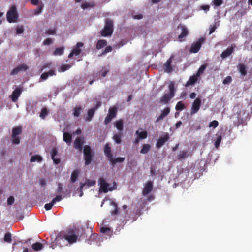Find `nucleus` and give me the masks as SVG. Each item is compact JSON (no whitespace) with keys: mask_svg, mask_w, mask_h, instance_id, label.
Instances as JSON below:
<instances>
[{"mask_svg":"<svg viewBox=\"0 0 252 252\" xmlns=\"http://www.w3.org/2000/svg\"><path fill=\"white\" fill-rule=\"evenodd\" d=\"M219 125V123L216 120H213L209 123V126L210 127H213L214 128L217 127Z\"/></svg>","mask_w":252,"mask_h":252,"instance_id":"50","label":"nucleus"},{"mask_svg":"<svg viewBox=\"0 0 252 252\" xmlns=\"http://www.w3.org/2000/svg\"><path fill=\"white\" fill-rule=\"evenodd\" d=\"M22 90L20 88H16L13 92H12L10 97L13 102H15L17 101L18 97L20 96L21 94L22 93Z\"/></svg>","mask_w":252,"mask_h":252,"instance_id":"17","label":"nucleus"},{"mask_svg":"<svg viewBox=\"0 0 252 252\" xmlns=\"http://www.w3.org/2000/svg\"><path fill=\"white\" fill-rule=\"evenodd\" d=\"M72 136L71 134L67 132H65L63 133V140L66 143L70 144L72 141Z\"/></svg>","mask_w":252,"mask_h":252,"instance_id":"24","label":"nucleus"},{"mask_svg":"<svg viewBox=\"0 0 252 252\" xmlns=\"http://www.w3.org/2000/svg\"><path fill=\"white\" fill-rule=\"evenodd\" d=\"M238 69L242 76H245L247 75V71L246 67L244 63L239 64L238 65Z\"/></svg>","mask_w":252,"mask_h":252,"instance_id":"22","label":"nucleus"},{"mask_svg":"<svg viewBox=\"0 0 252 252\" xmlns=\"http://www.w3.org/2000/svg\"><path fill=\"white\" fill-rule=\"evenodd\" d=\"M22 129L21 126L15 127L12 129L11 137H14L22 133Z\"/></svg>","mask_w":252,"mask_h":252,"instance_id":"25","label":"nucleus"},{"mask_svg":"<svg viewBox=\"0 0 252 252\" xmlns=\"http://www.w3.org/2000/svg\"><path fill=\"white\" fill-rule=\"evenodd\" d=\"M81 111L82 108L80 106L74 108L73 110L74 116L76 117H78L80 115Z\"/></svg>","mask_w":252,"mask_h":252,"instance_id":"40","label":"nucleus"},{"mask_svg":"<svg viewBox=\"0 0 252 252\" xmlns=\"http://www.w3.org/2000/svg\"><path fill=\"white\" fill-rule=\"evenodd\" d=\"M123 132H119L118 133H115L113 136V139L117 144H120L121 143V138L123 137Z\"/></svg>","mask_w":252,"mask_h":252,"instance_id":"26","label":"nucleus"},{"mask_svg":"<svg viewBox=\"0 0 252 252\" xmlns=\"http://www.w3.org/2000/svg\"><path fill=\"white\" fill-rule=\"evenodd\" d=\"M201 104V100L200 98H197L193 102L191 108V114L193 115L196 113L199 110Z\"/></svg>","mask_w":252,"mask_h":252,"instance_id":"11","label":"nucleus"},{"mask_svg":"<svg viewBox=\"0 0 252 252\" xmlns=\"http://www.w3.org/2000/svg\"><path fill=\"white\" fill-rule=\"evenodd\" d=\"M44 5L41 3L39 4L38 6L33 10V13L34 15H38L41 13L43 9Z\"/></svg>","mask_w":252,"mask_h":252,"instance_id":"39","label":"nucleus"},{"mask_svg":"<svg viewBox=\"0 0 252 252\" xmlns=\"http://www.w3.org/2000/svg\"><path fill=\"white\" fill-rule=\"evenodd\" d=\"M204 41L205 38L201 37L196 42L192 43L190 49V51L193 53H197Z\"/></svg>","mask_w":252,"mask_h":252,"instance_id":"8","label":"nucleus"},{"mask_svg":"<svg viewBox=\"0 0 252 252\" xmlns=\"http://www.w3.org/2000/svg\"><path fill=\"white\" fill-rule=\"evenodd\" d=\"M124 121L123 119H121L116 121L114 123V125L115 127L117 129V130L119 132H122L124 129Z\"/></svg>","mask_w":252,"mask_h":252,"instance_id":"20","label":"nucleus"},{"mask_svg":"<svg viewBox=\"0 0 252 252\" xmlns=\"http://www.w3.org/2000/svg\"><path fill=\"white\" fill-rule=\"evenodd\" d=\"M84 44L82 42H78L76 45V47L72 49L71 52L68 55L69 58H71L74 55L78 56L81 52L80 48L83 46Z\"/></svg>","mask_w":252,"mask_h":252,"instance_id":"9","label":"nucleus"},{"mask_svg":"<svg viewBox=\"0 0 252 252\" xmlns=\"http://www.w3.org/2000/svg\"><path fill=\"white\" fill-rule=\"evenodd\" d=\"M52 43L53 41L51 38H47L44 41L43 44L45 45H49Z\"/></svg>","mask_w":252,"mask_h":252,"instance_id":"62","label":"nucleus"},{"mask_svg":"<svg viewBox=\"0 0 252 252\" xmlns=\"http://www.w3.org/2000/svg\"><path fill=\"white\" fill-rule=\"evenodd\" d=\"M19 15L16 6H11L7 12L6 18L7 21L10 23H15L17 21Z\"/></svg>","mask_w":252,"mask_h":252,"instance_id":"5","label":"nucleus"},{"mask_svg":"<svg viewBox=\"0 0 252 252\" xmlns=\"http://www.w3.org/2000/svg\"><path fill=\"white\" fill-rule=\"evenodd\" d=\"M217 23H215L213 25H211L209 27V34H212L213 33L216 29H217Z\"/></svg>","mask_w":252,"mask_h":252,"instance_id":"51","label":"nucleus"},{"mask_svg":"<svg viewBox=\"0 0 252 252\" xmlns=\"http://www.w3.org/2000/svg\"><path fill=\"white\" fill-rule=\"evenodd\" d=\"M28 69V66L25 64H21L19 66H17L16 68L13 69L11 73V75H15L17 74L20 71H25Z\"/></svg>","mask_w":252,"mask_h":252,"instance_id":"16","label":"nucleus"},{"mask_svg":"<svg viewBox=\"0 0 252 252\" xmlns=\"http://www.w3.org/2000/svg\"><path fill=\"white\" fill-rule=\"evenodd\" d=\"M206 68H207L206 64H204L202 65L199 67L197 73H196L197 76L200 77V76L203 73L204 71L206 69Z\"/></svg>","mask_w":252,"mask_h":252,"instance_id":"41","label":"nucleus"},{"mask_svg":"<svg viewBox=\"0 0 252 252\" xmlns=\"http://www.w3.org/2000/svg\"><path fill=\"white\" fill-rule=\"evenodd\" d=\"M135 134L138 135L139 138L141 139H144L147 137V132L146 131L139 132V130H137Z\"/></svg>","mask_w":252,"mask_h":252,"instance_id":"35","label":"nucleus"},{"mask_svg":"<svg viewBox=\"0 0 252 252\" xmlns=\"http://www.w3.org/2000/svg\"><path fill=\"white\" fill-rule=\"evenodd\" d=\"M85 230L82 228L70 229L65 232L61 233L56 238V242L60 244L63 239L66 240L69 244L75 243L78 237H86Z\"/></svg>","mask_w":252,"mask_h":252,"instance_id":"1","label":"nucleus"},{"mask_svg":"<svg viewBox=\"0 0 252 252\" xmlns=\"http://www.w3.org/2000/svg\"><path fill=\"white\" fill-rule=\"evenodd\" d=\"M104 152L108 159H112L113 154L111 153V149L109 144L107 143L104 147Z\"/></svg>","mask_w":252,"mask_h":252,"instance_id":"21","label":"nucleus"},{"mask_svg":"<svg viewBox=\"0 0 252 252\" xmlns=\"http://www.w3.org/2000/svg\"><path fill=\"white\" fill-rule=\"evenodd\" d=\"M71 67L70 64H62L59 69V72H64Z\"/></svg>","mask_w":252,"mask_h":252,"instance_id":"42","label":"nucleus"},{"mask_svg":"<svg viewBox=\"0 0 252 252\" xmlns=\"http://www.w3.org/2000/svg\"><path fill=\"white\" fill-rule=\"evenodd\" d=\"M54 204L52 202L49 203H47L45 205L44 208L46 210H50L52 209Z\"/></svg>","mask_w":252,"mask_h":252,"instance_id":"57","label":"nucleus"},{"mask_svg":"<svg viewBox=\"0 0 252 252\" xmlns=\"http://www.w3.org/2000/svg\"><path fill=\"white\" fill-rule=\"evenodd\" d=\"M51 158L54 162L56 164H58L60 162V159L59 158H55V156L58 154V151L56 148H53L51 150Z\"/></svg>","mask_w":252,"mask_h":252,"instance_id":"23","label":"nucleus"},{"mask_svg":"<svg viewBox=\"0 0 252 252\" xmlns=\"http://www.w3.org/2000/svg\"><path fill=\"white\" fill-rule=\"evenodd\" d=\"M232 77L230 76H227L223 81L224 84H228L232 81Z\"/></svg>","mask_w":252,"mask_h":252,"instance_id":"52","label":"nucleus"},{"mask_svg":"<svg viewBox=\"0 0 252 252\" xmlns=\"http://www.w3.org/2000/svg\"><path fill=\"white\" fill-rule=\"evenodd\" d=\"M213 2L216 6H220L222 3V0H214Z\"/></svg>","mask_w":252,"mask_h":252,"instance_id":"61","label":"nucleus"},{"mask_svg":"<svg viewBox=\"0 0 252 252\" xmlns=\"http://www.w3.org/2000/svg\"><path fill=\"white\" fill-rule=\"evenodd\" d=\"M64 52V48L63 47H61L56 48L53 52V55L54 56H60L63 54Z\"/></svg>","mask_w":252,"mask_h":252,"instance_id":"36","label":"nucleus"},{"mask_svg":"<svg viewBox=\"0 0 252 252\" xmlns=\"http://www.w3.org/2000/svg\"><path fill=\"white\" fill-rule=\"evenodd\" d=\"M98 185L99 186L100 191L103 193L111 191L116 189V184L115 183H114L113 186H110V184L108 183L106 180L102 178H99L98 179Z\"/></svg>","mask_w":252,"mask_h":252,"instance_id":"4","label":"nucleus"},{"mask_svg":"<svg viewBox=\"0 0 252 252\" xmlns=\"http://www.w3.org/2000/svg\"><path fill=\"white\" fill-rule=\"evenodd\" d=\"M132 17L135 19H141L143 18V15L142 14L133 15Z\"/></svg>","mask_w":252,"mask_h":252,"instance_id":"64","label":"nucleus"},{"mask_svg":"<svg viewBox=\"0 0 252 252\" xmlns=\"http://www.w3.org/2000/svg\"><path fill=\"white\" fill-rule=\"evenodd\" d=\"M100 231L102 233L110 234L111 233V229L105 227H101L100 228Z\"/></svg>","mask_w":252,"mask_h":252,"instance_id":"47","label":"nucleus"},{"mask_svg":"<svg viewBox=\"0 0 252 252\" xmlns=\"http://www.w3.org/2000/svg\"><path fill=\"white\" fill-rule=\"evenodd\" d=\"M20 137L15 136L12 137V142L14 144H19L20 143Z\"/></svg>","mask_w":252,"mask_h":252,"instance_id":"54","label":"nucleus"},{"mask_svg":"<svg viewBox=\"0 0 252 252\" xmlns=\"http://www.w3.org/2000/svg\"><path fill=\"white\" fill-rule=\"evenodd\" d=\"M151 148L150 145L148 144H144L142 145V148L140 150L141 154H147Z\"/></svg>","mask_w":252,"mask_h":252,"instance_id":"32","label":"nucleus"},{"mask_svg":"<svg viewBox=\"0 0 252 252\" xmlns=\"http://www.w3.org/2000/svg\"><path fill=\"white\" fill-rule=\"evenodd\" d=\"M112 51V48L111 46H108L106 47L104 50L101 53L100 56H102Z\"/></svg>","mask_w":252,"mask_h":252,"instance_id":"48","label":"nucleus"},{"mask_svg":"<svg viewBox=\"0 0 252 252\" xmlns=\"http://www.w3.org/2000/svg\"><path fill=\"white\" fill-rule=\"evenodd\" d=\"M235 47L236 46L234 44H231L230 47L227 48L225 50L221 53V57L222 59H225L230 56L233 52Z\"/></svg>","mask_w":252,"mask_h":252,"instance_id":"14","label":"nucleus"},{"mask_svg":"<svg viewBox=\"0 0 252 252\" xmlns=\"http://www.w3.org/2000/svg\"><path fill=\"white\" fill-rule=\"evenodd\" d=\"M43 158L41 156L38 155H35L32 157L30 159L31 162L37 161L40 162L42 161Z\"/></svg>","mask_w":252,"mask_h":252,"instance_id":"33","label":"nucleus"},{"mask_svg":"<svg viewBox=\"0 0 252 252\" xmlns=\"http://www.w3.org/2000/svg\"><path fill=\"white\" fill-rule=\"evenodd\" d=\"M84 139L82 137H77L74 142V148L77 150L79 152H82L83 149V145L84 143Z\"/></svg>","mask_w":252,"mask_h":252,"instance_id":"10","label":"nucleus"},{"mask_svg":"<svg viewBox=\"0 0 252 252\" xmlns=\"http://www.w3.org/2000/svg\"><path fill=\"white\" fill-rule=\"evenodd\" d=\"M79 172V171L77 170H74L72 172L71 175V181L72 182L74 183L76 181L78 177Z\"/></svg>","mask_w":252,"mask_h":252,"instance_id":"38","label":"nucleus"},{"mask_svg":"<svg viewBox=\"0 0 252 252\" xmlns=\"http://www.w3.org/2000/svg\"><path fill=\"white\" fill-rule=\"evenodd\" d=\"M95 6V4L94 2H91V3H87L85 2L81 5V8L83 9L88 8H91Z\"/></svg>","mask_w":252,"mask_h":252,"instance_id":"43","label":"nucleus"},{"mask_svg":"<svg viewBox=\"0 0 252 252\" xmlns=\"http://www.w3.org/2000/svg\"><path fill=\"white\" fill-rule=\"evenodd\" d=\"M95 109L92 108L89 109L88 111V118L86 119L87 121H90L95 113Z\"/></svg>","mask_w":252,"mask_h":252,"instance_id":"37","label":"nucleus"},{"mask_svg":"<svg viewBox=\"0 0 252 252\" xmlns=\"http://www.w3.org/2000/svg\"><path fill=\"white\" fill-rule=\"evenodd\" d=\"M83 154L85 165L86 166L90 164L93 160V153L90 146L85 145L84 146Z\"/></svg>","mask_w":252,"mask_h":252,"instance_id":"6","label":"nucleus"},{"mask_svg":"<svg viewBox=\"0 0 252 252\" xmlns=\"http://www.w3.org/2000/svg\"><path fill=\"white\" fill-rule=\"evenodd\" d=\"M117 108L116 107H113L109 108L108 114L106 116L104 120V124L108 125L109 124L112 120L117 115Z\"/></svg>","mask_w":252,"mask_h":252,"instance_id":"7","label":"nucleus"},{"mask_svg":"<svg viewBox=\"0 0 252 252\" xmlns=\"http://www.w3.org/2000/svg\"><path fill=\"white\" fill-rule=\"evenodd\" d=\"M95 184H96V182L95 181L88 179L86 181V182L85 184H82L81 185V186H80L81 189H83V187L85 185H86L88 187H91V186H93L95 185Z\"/></svg>","mask_w":252,"mask_h":252,"instance_id":"34","label":"nucleus"},{"mask_svg":"<svg viewBox=\"0 0 252 252\" xmlns=\"http://www.w3.org/2000/svg\"><path fill=\"white\" fill-rule=\"evenodd\" d=\"M40 77L42 80H46L48 77V73L47 72H44L41 74Z\"/></svg>","mask_w":252,"mask_h":252,"instance_id":"63","label":"nucleus"},{"mask_svg":"<svg viewBox=\"0 0 252 252\" xmlns=\"http://www.w3.org/2000/svg\"><path fill=\"white\" fill-rule=\"evenodd\" d=\"M11 234L9 232L6 233L4 237V241L8 242V243H11L12 241L11 239Z\"/></svg>","mask_w":252,"mask_h":252,"instance_id":"46","label":"nucleus"},{"mask_svg":"<svg viewBox=\"0 0 252 252\" xmlns=\"http://www.w3.org/2000/svg\"><path fill=\"white\" fill-rule=\"evenodd\" d=\"M170 112V108L169 107L165 108L162 110L160 115L157 118L156 122H158L163 120L166 116H167Z\"/></svg>","mask_w":252,"mask_h":252,"instance_id":"18","label":"nucleus"},{"mask_svg":"<svg viewBox=\"0 0 252 252\" xmlns=\"http://www.w3.org/2000/svg\"><path fill=\"white\" fill-rule=\"evenodd\" d=\"M45 34L48 35H54L56 34V29H49L46 31Z\"/></svg>","mask_w":252,"mask_h":252,"instance_id":"58","label":"nucleus"},{"mask_svg":"<svg viewBox=\"0 0 252 252\" xmlns=\"http://www.w3.org/2000/svg\"><path fill=\"white\" fill-rule=\"evenodd\" d=\"M105 26L100 31L101 35L104 37L111 36L113 32V22L111 19H106Z\"/></svg>","mask_w":252,"mask_h":252,"instance_id":"3","label":"nucleus"},{"mask_svg":"<svg viewBox=\"0 0 252 252\" xmlns=\"http://www.w3.org/2000/svg\"><path fill=\"white\" fill-rule=\"evenodd\" d=\"M24 32V28L22 25L18 26L16 28V32L17 34H21Z\"/></svg>","mask_w":252,"mask_h":252,"instance_id":"53","label":"nucleus"},{"mask_svg":"<svg viewBox=\"0 0 252 252\" xmlns=\"http://www.w3.org/2000/svg\"><path fill=\"white\" fill-rule=\"evenodd\" d=\"M221 139H222V137H221V135H219V136H217V139L215 142V146L216 148H217L218 147H219V146L220 144Z\"/></svg>","mask_w":252,"mask_h":252,"instance_id":"49","label":"nucleus"},{"mask_svg":"<svg viewBox=\"0 0 252 252\" xmlns=\"http://www.w3.org/2000/svg\"><path fill=\"white\" fill-rule=\"evenodd\" d=\"M198 77H199L196 74H193L189 77V80L186 82L185 86L189 87L194 85L198 80Z\"/></svg>","mask_w":252,"mask_h":252,"instance_id":"19","label":"nucleus"},{"mask_svg":"<svg viewBox=\"0 0 252 252\" xmlns=\"http://www.w3.org/2000/svg\"><path fill=\"white\" fill-rule=\"evenodd\" d=\"M125 158H117L114 159L113 156L112 157V159H109L108 160L110 161L112 165H114L117 162H123L125 160Z\"/></svg>","mask_w":252,"mask_h":252,"instance_id":"30","label":"nucleus"},{"mask_svg":"<svg viewBox=\"0 0 252 252\" xmlns=\"http://www.w3.org/2000/svg\"><path fill=\"white\" fill-rule=\"evenodd\" d=\"M178 29H181L182 32L180 34L178 35V39L180 41H182V39L187 36L189 34V31L187 28L182 25L180 24L178 26Z\"/></svg>","mask_w":252,"mask_h":252,"instance_id":"13","label":"nucleus"},{"mask_svg":"<svg viewBox=\"0 0 252 252\" xmlns=\"http://www.w3.org/2000/svg\"><path fill=\"white\" fill-rule=\"evenodd\" d=\"M172 58L171 57L167 60L165 63V71L166 72H171L172 71V67L171 66Z\"/></svg>","mask_w":252,"mask_h":252,"instance_id":"28","label":"nucleus"},{"mask_svg":"<svg viewBox=\"0 0 252 252\" xmlns=\"http://www.w3.org/2000/svg\"><path fill=\"white\" fill-rule=\"evenodd\" d=\"M170 138L168 133H165L163 137H160L156 143V146L157 148H160Z\"/></svg>","mask_w":252,"mask_h":252,"instance_id":"12","label":"nucleus"},{"mask_svg":"<svg viewBox=\"0 0 252 252\" xmlns=\"http://www.w3.org/2000/svg\"><path fill=\"white\" fill-rule=\"evenodd\" d=\"M107 45V41L106 40H99L96 44V48L99 50Z\"/></svg>","mask_w":252,"mask_h":252,"instance_id":"31","label":"nucleus"},{"mask_svg":"<svg viewBox=\"0 0 252 252\" xmlns=\"http://www.w3.org/2000/svg\"><path fill=\"white\" fill-rule=\"evenodd\" d=\"M43 247V244L38 242H36L32 245V249L34 251H39L41 250Z\"/></svg>","mask_w":252,"mask_h":252,"instance_id":"29","label":"nucleus"},{"mask_svg":"<svg viewBox=\"0 0 252 252\" xmlns=\"http://www.w3.org/2000/svg\"><path fill=\"white\" fill-rule=\"evenodd\" d=\"M14 202V198L12 196H10L7 199V205L10 206L12 205Z\"/></svg>","mask_w":252,"mask_h":252,"instance_id":"56","label":"nucleus"},{"mask_svg":"<svg viewBox=\"0 0 252 252\" xmlns=\"http://www.w3.org/2000/svg\"><path fill=\"white\" fill-rule=\"evenodd\" d=\"M112 204L114 205V207H115V209L114 211H113L112 212V215H116L117 214L118 212V206H117V205L116 203H115V202H113L112 203Z\"/></svg>","mask_w":252,"mask_h":252,"instance_id":"60","label":"nucleus"},{"mask_svg":"<svg viewBox=\"0 0 252 252\" xmlns=\"http://www.w3.org/2000/svg\"><path fill=\"white\" fill-rule=\"evenodd\" d=\"M168 88L170 91L169 93L165 94L160 98V103L162 104H167L169 102L171 98H172L176 92V89L175 88L174 83L173 82H171L168 86Z\"/></svg>","mask_w":252,"mask_h":252,"instance_id":"2","label":"nucleus"},{"mask_svg":"<svg viewBox=\"0 0 252 252\" xmlns=\"http://www.w3.org/2000/svg\"><path fill=\"white\" fill-rule=\"evenodd\" d=\"M189 152L188 150L181 151L177 156L178 160H182L185 159L189 156Z\"/></svg>","mask_w":252,"mask_h":252,"instance_id":"27","label":"nucleus"},{"mask_svg":"<svg viewBox=\"0 0 252 252\" xmlns=\"http://www.w3.org/2000/svg\"><path fill=\"white\" fill-rule=\"evenodd\" d=\"M57 193L60 194L63 191V188L62 187V185L61 183L58 184V188H57Z\"/></svg>","mask_w":252,"mask_h":252,"instance_id":"59","label":"nucleus"},{"mask_svg":"<svg viewBox=\"0 0 252 252\" xmlns=\"http://www.w3.org/2000/svg\"><path fill=\"white\" fill-rule=\"evenodd\" d=\"M153 188V182L152 181L147 182L146 183L145 186H144V188L143 189L142 194L144 196L147 195L152 191Z\"/></svg>","mask_w":252,"mask_h":252,"instance_id":"15","label":"nucleus"},{"mask_svg":"<svg viewBox=\"0 0 252 252\" xmlns=\"http://www.w3.org/2000/svg\"><path fill=\"white\" fill-rule=\"evenodd\" d=\"M63 198L62 195H58L56 196L55 198H53L52 202L55 204L57 202H59L62 200Z\"/></svg>","mask_w":252,"mask_h":252,"instance_id":"55","label":"nucleus"},{"mask_svg":"<svg viewBox=\"0 0 252 252\" xmlns=\"http://www.w3.org/2000/svg\"><path fill=\"white\" fill-rule=\"evenodd\" d=\"M48 111L46 107H44L41 109V111L40 114V117L42 119H44L46 116L48 115Z\"/></svg>","mask_w":252,"mask_h":252,"instance_id":"44","label":"nucleus"},{"mask_svg":"<svg viewBox=\"0 0 252 252\" xmlns=\"http://www.w3.org/2000/svg\"><path fill=\"white\" fill-rule=\"evenodd\" d=\"M185 108V105L182 102V101H179L175 106V109L177 111L182 110Z\"/></svg>","mask_w":252,"mask_h":252,"instance_id":"45","label":"nucleus"}]
</instances>
